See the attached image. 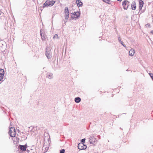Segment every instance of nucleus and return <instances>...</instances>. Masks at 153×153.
Here are the masks:
<instances>
[{"label":"nucleus","instance_id":"f257e3e1","mask_svg":"<svg viewBox=\"0 0 153 153\" xmlns=\"http://www.w3.org/2000/svg\"><path fill=\"white\" fill-rule=\"evenodd\" d=\"M55 1L52 0H47L43 4V8L48 7H51L53 6L55 3Z\"/></svg>","mask_w":153,"mask_h":153},{"label":"nucleus","instance_id":"f03ea898","mask_svg":"<svg viewBox=\"0 0 153 153\" xmlns=\"http://www.w3.org/2000/svg\"><path fill=\"white\" fill-rule=\"evenodd\" d=\"M45 55L48 59H50L52 57L51 49L47 46L46 50Z\"/></svg>","mask_w":153,"mask_h":153},{"label":"nucleus","instance_id":"7ed1b4c3","mask_svg":"<svg viewBox=\"0 0 153 153\" xmlns=\"http://www.w3.org/2000/svg\"><path fill=\"white\" fill-rule=\"evenodd\" d=\"M16 130L14 127H11L10 128L9 135L11 137H14L16 135Z\"/></svg>","mask_w":153,"mask_h":153},{"label":"nucleus","instance_id":"20e7f679","mask_svg":"<svg viewBox=\"0 0 153 153\" xmlns=\"http://www.w3.org/2000/svg\"><path fill=\"white\" fill-rule=\"evenodd\" d=\"M78 148L80 150L86 149L87 146L83 143H79L78 145Z\"/></svg>","mask_w":153,"mask_h":153},{"label":"nucleus","instance_id":"39448f33","mask_svg":"<svg viewBox=\"0 0 153 153\" xmlns=\"http://www.w3.org/2000/svg\"><path fill=\"white\" fill-rule=\"evenodd\" d=\"M40 33L42 40L43 41L45 40L46 37V35H45V32H43V30L41 29L40 30Z\"/></svg>","mask_w":153,"mask_h":153},{"label":"nucleus","instance_id":"423d86ee","mask_svg":"<svg viewBox=\"0 0 153 153\" xmlns=\"http://www.w3.org/2000/svg\"><path fill=\"white\" fill-rule=\"evenodd\" d=\"M80 16V13L79 12H75L74 13H72L71 16L72 18L74 19L75 18H77Z\"/></svg>","mask_w":153,"mask_h":153},{"label":"nucleus","instance_id":"0eeeda50","mask_svg":"<svg viewBox=\"0 0 153 153\" xmlns=\"http://www.w3.org/2000/svg\"><path fill=\"white\" fill-rule=\"evenodd\" d=\"M89 142H90V143L91 144H93L97 140L94 137H90L89 138Z\"/></svg>","mask_w":153,"mask_h":153},{"label":"nucleus","instance_id":"6e6552de","mask_svg":"<svg viewBox=\"0 0 153 153\" xmlns=\"http://www.w3.org/2000/svg\"><path fill=\"white\" fill-rule=\"evenodd\" d=\"M27 146L26 144L24 145H20L19 146V148L21 150L24 151H26V149Z\"/></svg>","mask_w":153,"mask_h":153},{"label":"nucleus","instance_id":"1a4fd4ad","mask_svg":"<svg viewBox=\"0 0 153 153\" xmlns=\"http://www.w3.org/2000/svg\"><path fill=\"white\" fill-rule=\"evenodd\" d=\"M131 7L133 10H135L136 8V3L135 1H133L131 4Z\"/></svg>","mask_w":153,"mask_h":153},{"label":"nucleus","instance_id":"9d476101","mask_svg":"<svg viewBox=\"0 0 153 153\" xmlns=\"http://www.w3.org/2000/svg\"><path fill=\"white\" fill-rule=\"evenodd\" d=\"M76 3L77 4V6L78 7L82 6L83 5L82 2L80 0H76Z\"/></svg>","mask_w":153,"mask_h":153},{"label":"nucleus","instance_id":"9b49d317","mask_svg":"<svg viewBox=\"0 0 153 153\" xmlns=\"http://www.w3.org/2000/svg\"><path fill=\"white\" fill-rule=\"evenodd\" d=\"M46 77L49 79H51L53 77V75L52 73H48L46 74Z\"/></svg>","mask_w":153,"mask_h":153},{"label":"nucleus","instance_id":"f8f14e48","mask_svg":"<svg viewBox=\"0 0 153 153\" xmlns=\"http://www.w3.org/2000/svg\"><path fill=\"white\" fill-rule=\"evenodd\" d=\"M134 54V50L131 49L129 52V55L131 56H133Z\"/></svg>","mask_w":153,"mask_h":153},{"label":"nucleus","instance_id":"ddd939ff","mask_svg":"<svg viewBox=\"0 0 153 153\" xmlns=\"http://www.w3.org/2000/svg\"><path fill=\"white\" fill-rule=\"evenodd\" d=\"M139 9L140 10H142V8L143 6V5L144 4V2L143 1H140L139 2Z\"/></svg>","mask_w":153,"mask_h":153},{"label":"nucleus","instance_id":"4468645a","mask_svg":"<svg viewBox=\"0 0 153 153\" xmlns=\"http://www.w3.org/2000/svg\"><path fill=\"white\" fill-rule=\"evenodd\" d=\"M4 74V70L3 69H0V76L3 78V76Z\"/></svg>","mask_w":153,"mask_h":153},{"label":"nucleus","instance_id":"2eb2a0df","mask_svg":"<svg viewBox=\"0 0 153 153\" xmlns=\"http://www.w3.org/2000/svg\"><path fill=\"white\" fill-rule=\"evenodd\" d=\"M81 100V98L79 97H76L74 99V101L76 103L79 102Z\"/></svg>","mask_w":153,"mask_h":153},{"label":"nucleus","instance_id":"dca6fc26","mask_svg":"<svg viewBox=\"0 0 153 153\" xmlns=\"http://www.w3.org/2000/svg\"><path fill=\"white\" fill-rule=\"evenodd\" d=\"M49 147H45V145H44L42 148V150H44V153H45L47 152L48 149Z\"/></svg>","mask_w":153,"mask_h":153},{"label":"nucleus","instance_id":"f3484780","mask_svg":"<svg viewBox=\"0 0 153 153\" xmlns=\"http://www.w3.org/2000/svg\"><path fill=\"white\" fill-rule=\"evenodd\" d=\"M64 13L65 14H68L69 13V11L68 7H66L65 8Z\"/></svg>","mask_w":153,"mask_h":153},{"label":"nucleus","instance_id":"a211bd4d","mask_svg":"<svg viewBox=\"0 0 153 153\" xmlns=\"http://www.w3.org/2000/svg\"><path fill=\"white\" fill-rule=\"evenodd\" d=\"M118 40L120 43L125 48H126V46L123 44V42L121 40L120 38V37H119L118 38Z\"/></svg>","mask_w":153,"mask_h":153},{"label":"nucleus","instance_id":"6ab92c4d","mask_svg":"<svg viewBox=\"0 0 153 153\" xmlns=\"http://www.w3.org/2000/svg\"><path fill=\"white\" fill-rule=\"evenodd\" d=\"M127 0H125L123 1L122 2L123 7H124V6H125V5H127Z\"/></svg>","mask_w":153,"mask_h":153},{"label":"nucleus","instance_id":"aec40b11","mask_svg":"<svg viewBox=\"0 0 153 153\" xmlns=\"http://www.w3.org/2000/svg\"><path fill=\"white\" fill-rule=\"evenodd\" d=\"M69 13H68V14H65V19H68L69 17Z\"/></svg>","mask_w":153,"mask_h":153},{"label":"nucleus","instance_id":"412c9836","mask_svg":"<svg viewBox=\"0 0 153 153\" xmlns=\"http://www.w3.org/2000/svg\"><path fill=\"white\" fill-rule=\"evenodd\" d=\"M103 2L107 3L108 4H110V3H109V2L110 1V0H102Z\"/></svg>","mask_w":153,"mask_h":153},{"label":"nucleus","instance_id":"4be33fe9","mask_svg":"<svg viewBox=\"0 0 153 153\" xmlns=\"http://www.w3.org/2000/svg\"><path fill=\"white\" fill-rule=\"evenodd\" d=\"M65 150L64 149H62L60 150V153H65Z\"/></svg>","mask_w":153,"mask_h":153},{"label":"nucleus","instance_id":"5701e85b","mask_svg":"<svg viewBox=\"0 0 153 153\" xmlns=\"http://www.w3.org/2000/svg\"><path fill=\"white\" fill-rule=\"evenodd\" d=\"M149 75L152 78V79L153 80V74L152 73H149Z\"/></svg>","mask_w":153,"mask_h":153},{"label":"nucleus","instance_id":"b1692460","mask_svg":"<svg viewBox=\"0 0 153 153\" xmlns=\"http://www.w3.org/2000/svg\"><path fill=\"white\" fill-rule=\"evenodd\" d=\"M85 138H83L81 140V141L82 142L81 143H85Z\"/></svg>","mask_w":153,"mask_h":153},{"label":"nucleus","instance_id":"393cba45","mask_svg":"<svg viewBox=\"0 0 153 153\" xmlns=\"http://www.w3.org/2000/svg\"><path fill=\"white\" fill-rule=\"evenodd\" d=\"M58 37V36L57 34H56L54 35V36H53V38L54 39L57 38Z\"/></svg>","mask_w":153,"mask_h":153},{"label":"nucleus","instance_id":"a878e982","mask_svg":"<svg viewBox=\"0 0 153 153\" xmlns=\"http://www.w3.org/2000/svg\"><path fill=\"white\" fill-rule=\"evenodd\" d=\"M123 7L124 10H127L128 9V6L126 7V5Z\"/></svg>","mask_w":153,"mask_h":153},{"label":"nucleus","instance_id":"bb28decb","mask_svg":"<svg viewBox=\"0 0 153 153\" xmlns=\"http://www.w3.org/2000/svg\"><path fill=\"white\" fill-rule=\"evenodd\" d=\"M130 3V2L129 1H127V6H128V7L129 6V4Z\"/></svg>","mask_w":153,"mask_h":153},{"label":"nucleus","instance_id":"cd10ccee","mask_svg":"<svg viewBox=\"0 0 153 153\" xmlns=\"http://www.w3.org/2000/svg\"><path fill=\"white\" fill-rule=\"evenodd\" d=\"M150 26V24H147L146 25V27H149Z\"/></svg>","mask_w":153,"mask_h":153},{"label":"nucleus","instance_id":"c85d7f7f","mask_svg":"<svg viewBox=\"0 0 153 153\" xmlns=\"http://www.w3.org/2000/svg\"><path fill=\"white\" fill-rule=\"evenodd\" d=\"M3 78L1 76H0V82L1 81V80H2Z\"/></svg>","mask_w":153,"mask_h":153},{"label":"nucleus","instance_id":"c756f323","mask_svg":"<svg viewBox=\"0 0 153 153\" xmlns=\"http://www.w3.org/2000/svg\"><path fill=\"white\" fill-rule=\"evenodd\" d=\"M151 33L152 34H153V30H152L151 31Z\"/></svg>","mask_w":153,"mask_h":153},{"label":"nucleus","instance_id":"7c9ffc66","mask_svg":"<svg viewBox=\"0 0 153 153\" xmlns=\"http://www.w3.org/2000/svg\"><path fill=\"white\" fill-rule=\"evenodd\" d=\"M117 1H122V0H117Z\"/></svg>","mask_w":153,"mask_h":153},{"label":"nucleus","instance_id":"2f4dec72","mask_svg":"<svg viewBox=\"0 0 153 153\" xmlns=\"http://www.w3.org/2000/svg\"><path fill=\"white\" fill-rule=\"evenodd\" d=\"M27 152H29V150H27Z\"/></svg>","mask_w":153,"mask_h":153},{"label":"nucleus","instance_id":"473e14b6","mask_svg":"<svg viewBox=\"0 0 153 153\" xmlns=\"http://www.w3.org/2000/svg\"><path fill=\"white\" fill-rule=\"evenodd\" d=\"M142 1V0H139V2L140 1Z\"/></svg>","mask_w":153,"mask_h":153},{"label":"nucleus","instance_id":"72a5a7b5","mask_svg":"<svg viewBox=\"0 0 153 153\" xmlns=\"http://www.w3.org/2000/svg\"><path fill=\"white\" fill-rule=\"evenodd\" d=\"M4 51H5V50H4V51H3V52H4Z\"/></svg>","mask_w":153,"mask_h":153},{"label":"nucleus","instance_id":"f704fd0d","mask_svg":"<svg viewBox=\"0 0 153 153\" xmlns=\"http://www.w3.org/2000/svg\"><path fill=\"white\" fill-rule=\"evenodd\" d=\"M152 44H153V43H152Z\"/></svg>","mask_w":153,"mask_h":153},{"label":"nucleus","instance_id":"c9c22d12","mask_svg":"<svg viewBox=\"0 0 153 153\" xmlns=\"http://www.w3.org/2000/svg\"><path fill=\"white\" fill-rule=\"evenodd\" d=\"M33 153H35L34 152H33Z\"/></svg>","mask_w":153,"mask_h":153}]
</instances>
